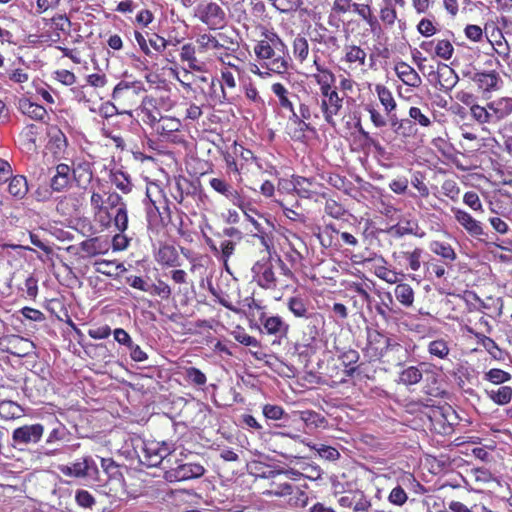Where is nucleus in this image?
<instances>
[{
  "mask_svg": "<svg viewBox=\"0 0 512 512\" xmlns=\"http://www.w3.org/2000/svg\"><path fill=\"white\" fill-rule=\"evenodd\" d=\"M19 109L23 114L34 120H43L47 115V111L43 106L33 103L29 99H20Z\"/></svg>",
  "mask_w": 512,
  "mask_h": 512,
  "instance_id": "nucleus-20",
  "label": "nucleus"
},
{
  "mask_svg": "<svg viewBox=\"0 0 512 512\" xmlns=\"http://www.w3.org/2000/svg\"><path fill=\"white\" fill-rule=\"evenodd\" d=\"M430 249L433 253L449 262H453L457 257L454 249L448 243L434 241L431 243Z\"/></svg>",
  "mask_w": 512,
  "mask_h": 512,
  "instance_id": "nucleus-33",
  "label": "nucleus"
},
{
  "mask_svg": "<svg viewBox=\"0 0 512 512\" xmlns=\"http://www.w3.org/2000/svg\"><path fill=\"white\" fill-rule=\"evenodd\" d=\"M59 470L66 476L85 477L95 474L97 472V466L93 460L85 458L83 461L73 463L71 466L60 465Z\"/></svg>",
  "mask_w": 512,
  "mask_h": 512,
  "instance_id": "nucleus-13",
  "label": "nucleus"
},
{
  "mask_svg": "<svg viewBox=\"0 0 512 512\" xmlns=\"http://www.w3.org/2000/svg\"><path fill=\"white\" fill-rule=\"evenodd\" d=\"M339 507L343 512H367L370 501L360 490H350L338 497Z\"/></svg>",
  "mask_w": 512,
  "mask_h": 512,
  "instance_id": "nucleus-4",
  "label": "nucleus"
},
{
  "mask_svg": "<svg viewBox=\"0 0 512 512\" xmlns=\"http://www.w3.org/2000/svg\"><path fill=\"white\" fill-rule=\"evenodd\" d=\"M428 352L432 358L447 359L450 354L448 342L444 339H436L428 344Z\"/></svg>",
  "mask_w": 512,
  "mask_h": 512,
  "instance_id": "nucleus-30",
  "label": "nucleus"
},
{
  "mask_svg": "<svg viewBox=\"0 0 512 512\" xmlns=\"http://www.w3.org/2000/svg\"><path fill=\"white\" fill-rule=\"evenodd\" d=\"M287 307H288L289 311L295 317H298V318H308L309 317L307 301L300 296L290 297L287 301Z\"/></svg>",
  "mask_w": 512,
  "mask_h": 512,
  "instance_id": "nucleus-26",
  "label": "nucleus"
},
{
  "mask_svg": "<svg viewBox=\"0 0 512 512\" xmlns=\"http://www.w3.org/2000/svg\"><path fill=\"white\" fill-rule=\"evenodd\" d=\"M246 216L247 220L254 226L256 232L265 229V226L271 227V223L263 218L255 209L251 208L249 204L245 202V208H240Z\"/></svg>",
  "mask_w": 512,
  "mask_h": 512,
  "instance_id": "nucleus-24",
  "label": "nucleus"
},
{
  "mask_svg": "<svg viewBox=\"0 0 512 512\" xmlns=\"http://www.w3.org/2000/svg\"><path fill=\"white\" fill-rule=\"evenodd\" d=\"M318 71L322 73V75H315V80L320 86V109L324 120L329 125L335 126L334 117L339 115L342 110L344 98L339 95L336 88L332 87L335 75L330 70L321 67H318Z\"/></svg>",
  "mask_w": 512,
  "mask_h": 512,
  "instance_id": "nucleus-2",
  "label": "nucleus"
},
{
  "mask_svg": "<svg viewBox=\"0 0 512 512\" xmlns=\"http://www.w3.org/2000/svg\"><path fill=\"white\" fill-rule=\"evenodd\" d=\"M488 110V108L477 104H473L470 108L472 117L480 124L489 123L492 120L493 113H490Z\"/></svg>",
  "mask_w": 512,
  "mask_h": 512,
  "instance_id": "nucleus-45",
  "label": "nucleus"
},
{
  "mask_svg": "<svg viewBox=\"0 0 512 512\" xmlns=\"http://www.w3.org/2000/svg\"><path fill=\"white\" fill-rule=\"evenodd\" d=\"M375 91L380 103L384 107L386 114L390 115V113H392L397 107L392 92L386 86L381 84H377L375 86Z\"/></svg>",
  "mask_w": 512,
  "mask_h": 512,
  "instance_id": "nucleus-22",
  "label": "nucleus"
},
{
  "mask_svg": "<svg viewBox=\"0 0 512 512\" xmlns=\"http://www.w3.org/2000/svg\"><path fill=\"white\" fill-rule=\"evenodd\" d=\"M272 92L277 96L279 105L286 110H293V103L289 99V91L281 83H274L271 86Z\"/></svg>",
  "mask_w": 512,
  "mask_h": 512,
  "instance_id": "nucleus-35",
  "label": "nucleus"
},
{
  "mask_svg": "<svg viewBox=\"0 0 512 512\" xmlns=\"http://www.w3.org/2000/svg\"><path fill=\"white\" fill-rule=\"evenodd\" d=\"M38 134V126L34 124L27 125L20 133V139L23 147L26 148L27 150H35Z\"/></svg>",
  "mask_w": 512,
  "mask_h": 512,
  "instance_id": "nucleus-29",
  "label": "nucleus"
},
{
  "mask_svg": "<svg viewBox=\"0 0 512 512\" xmlns=\"http://www.w3.org/2000/svg\"><path fill=\"white\" fill-rule=\"evenodd\" d=\"M44 427L41 424L24 425L14 430L13 440L20 445L37 443L43 436Z\"/></svg>",
  "mask_w": 512,
  "mask_h": 512,
  "instance_id": "nucleus-10",
  "label": "nucleus"
},
{
  "mask_svg": "<svg viewBox=\"0 0 512 512\" xmlns=\"http://www.w3.org/2000/svg\"><path fill=\"white\" fill-rule=\"evenodd\" d=\"M198 13L200 20L210 29L222 28L225 25V12L217 3L210 2L200 5Z\"/></svg>",
  "mask_w": 512,
  "mask_h": 512,
  "instance_id": "nucleus-6",
  "label": "nucleus"
},
{
  "mask_svg": "<svg viewBox=\"0 0 512 512\" xmlns=\"http://www.w3.org/2000/svg\"><path fill=\"white\" fill-rule=\"evenodd\" d=\"M186 376L190 382L196 385H204L207 381L205 374L195 367L187 368Z\"/></svg>",
  "mask_w": 512,
  "mask_h": 512,
  "instance_id": "nucleus-55",
  "label": "nucleus"
},
{
  "mask_svg": "<svg viewBox=\"0 0 512 512\" xmlns=\"http://www.w3.org/2000/svg\"><path fill=\"white\" fill-rule=\"evenodd\" d=\"M181 127V123L178 119L169 116H163L159 118L155 125V131L161 136H168L173 132H176Z\"/></svg>",
  "mask_w": 512,
  "mask_h": 512,
  "instance_id": "nucleus-23",
  "label": "nucleus"
},
{
  "mask_svg": "<svg viewBox=\"0 0 512 512\" xmlns=\"http://www.w3.org/2000/svg\"><path fill=\"white\" fill-rule=\"evenodd\" d=\"M271 473H273V477L276 478L277 480H274L271 485H270V488L266 490V494L268 495H275V496H287V495H291L292 494V489L294 487V485H292L291 483L285 481V482H282L280 480V478H282V474L277 472H273L271 471Z\"/></svg>",
  "mask_w": 512,
  "mask_h": 512,
  "instance_id": "nucleus-21",
  "label": "nucleus"
},
{
  "mask_svg": "<svg viewBox=\"0 0 512 512\" xmlns=\"http://www.w3.org/2000/svg\"><path fill=\"white\" fill-rule=\"evenodd\" d=\"M354 12H356L360 17H362L365 21H367L370 25L375 22V18L371 15V9L366 4H352Z\"/></svg>",
  "mask_w": 512,
  "mask_h": 512,
  "instance_id": "nucleus-57",
  "label": "nucleus"
},
{
  "mask_svg": "<svg viewBox=\"0 0 512 512\" xmlns=\"http://www.w3.org/2000/svg\"><path fill=\"white\" fill-rule=\"evenodd\" d=\"M77 504L83 508H92L95 505V498L87 490H78L75 495Z\"/></svg>",
  "mask_w": 512,
  "mask_h": 512,
  "instance_id": "nucleus-51",
  "label": "nucleus"
},
{
  "mask_svg": "<svg viewBox=\"0 0 512 512\" xmlns=\"http://www.w3.org/2000/svg\"><path fill=\"white\" fill-rule=\"evenodd\" d=\"M421 255H422V249H420V248H415L412 252L404 253V257L407 259L411 270H413V271L419 270V268L421 266V262H420Z\"/></svg>",
  "mask_w": 512,
  "mask_h": 512,
  "instance_id": "nucleus-54",
  "label": "nucleus"
},
{
  "mask_svg": "<svg viewBox=\"0 0 512 512\" xmlns=\"http://www.w3.org/2000/svg\"><path fill=\"white\" fill-rule=\"evenodd\" d=\"M119 457H124L127 461L125 467L141 470L142 468H151L162 465L167 469L171 455L168 450H118Z\"/></svg>",
  "mask_w": 512,
  "mask_h": 512,
  "instance_id": "nucleus-3",
  "label": "nucleus"
},
{
  "mask_svg": "<svg viewBox=\"0 0 512 512\" xmlns=\"http://www.w3.org/2000/svg\"><path fill=\"white\" fill-rule=\"evenodd\" d=\"M329 183L336 189L342 190L348 195L351 194V190L353 189V184L340 175L330 176Z\"/></svg>",
  "mask_w": 512,
  "mask_h": 512,
  "instance_id": "nucleus-50",
  "label": "nucleus"
},
{
  "mask_svg": "<svg viewBox=\"0 0 512 512\" xmlns=\"http://www.w3.org/2000/svg\"><path fill=\"white\" fill-rule=\"evenodd\" d=\"M393 304L392 294L386 292L382 297L381 304L376 306V311L383 319L387 320L389 318V312H394Z\"/></svg>",
  "mask_w": 512,
  "mask_h": 512,
  "instance_id": "nucleus-43",
  "label": "nucleus"
},
{
  "mask_svg": "<svg viewBox=\"0 0 512 512\" xmlns=\"http://www.w3.org/2000/svg\"><path fill=\"white\" fill-rule=\"evenodd\" d=\"M157 261L165 266L176 267L179 266V255L174 246L164 245L160 247L157 256Z\"/></svg>",
  "mask_w": 512,
  "mask_h": 512,
  "instance_id": "nucleus-19",
  "label": "nucleus"
},
{
  "mask_svg": "<svg viewBox=\"0 0 512 512\" xmlns=\"http://www.w3.org/2000/svg\"><path fill=\"white\" fill-rule=\"evenodd\" d=\"M375 275L389 284H396L399 280L398 273L385 266L376 267Z\"/></svg>",
  "mask_w": 512,
  "mask_h": 512,
  "instance_id": "nucleus-49",
  "label": "nucleus"
},
{
  "mask_svg": "<svg viewBox=\"0 0 512 512\" xmlns=\"http://www.w3.org/2000/svg\"><path fill=\"white\" fill-rule=\"evenodd\" d=\"M21 413V408L18 404L12 401L0 402V416L6 419L18 417Z\"/></svg>",
  "mask_w": 512,
  "mask_h": 512,
  "instance_id": "nucleus-44",
  "label": "nucleus"
},
{
  "mask_svg": "<svg viewBox=\"0 0 512 512\" xmlns=\"http://www.w3.org/2000/svg\"><path fill=\"white\" fill-rule=\"evenodd\" d=\"M437 77L440 90L445 92L451 91L459 81L456 72L446 64H442L438 67Z\"/></svg>",
  "mask_w": 512,
  "mask_h": 512,
  "instance_id": "nucleus-17",
  "label": "nucleus"
},
{
  "mask_svg": "<svg viewBox=\"0 0 512 512\" xmlns=\"http://www.w3.org/2000/svg\"><path fill=\"white\" fill-rule=\"evenodd\" d=\"M463 202L474 211H483V205L478 194L474 191H468L463 196Z\"/></svg>",
  "mask_w": 512,
  "mask_h": 512,
  "instance_id": "nucleus-52",
  "label": "nucleus"
},
{
  "mask_svg": "<svg viewBox=\"0 0 512 512\" xmlns=\"http://www.w3.org/2000/svg\"><path fill=\"white\" fill-rule=\"evenodd\" d=\"M166 471V479L170 481H183L192 478H198L204 474V467L196 463L179 464L172 468L168 465Z\"/></svg>",
  "mask_w": 512,
  "mask_h": 512,
  "instance_id": "nucleus-7",
  "label": "nucleus"
},
{
  "mask_svg": "<svg viewBox=\"0 0 512 512\" xmlns=\"http://www.w3.org/2000/svg\"><path fill=\"white\" fill-rule=\"evenodd\" d=\"M110 181L116 186L117 189L125 194H128L132 190L130 177L121 170L112 171L110 175Z\"/></svg>",
  "mask_w": 512,
  "mask_h": 512,
  "instance_id": "nucleus-31",
  "label": "nucleus"
},
{
  "mask_svg": "<svg viewBox=\"0 0 512 512\" xmlns=\"http://www.w3.org/2000/svg\"><path fill=\"white\" fill-rule=\"evenodd\" d=\"M418 230H419L418 223L414 222V221H410V220L406 221L405 224L398 223L390 228V232L395 237H398V238L403 237L404 235H407V234H412L417 237H423L425 233L424 232L419 233Z\"/></svg>",
  "mask_w": 512,
  "mask_h": 512,
  "instance_id": "nucleus-28",
  "label": "nucleus"
},
{
  "mask_svg": "<svg viewBox=\"0 0 512 512\" xmlns=\"http://www.w3.org/2000/svg\"><path fill=\"white\" fill-rule=\"evenodd\" d=\"M339 358L345 367H349L359 360V353L356 350L350 349L344 351Z\"/></svg>",
  "mask_w": 512,
  "mask_h": 512,
  "instance_id": "nucleus-63",
  "label": "nucleus"
},
{
  "mask_svg": "<svg viewBox=\"0 0 512 512\" xmlns=\"http://www.w3.org/2000/svg\"><path fill=\"white\" fill-rule=\"evenodd\" d=\"M293 189L296 193L302 198H311L313 195V191L311 189L312 182L311 180L304 177H297L293 180Z\"/></svg>",
  "mask_w": 512,
  "mask_h": 512,
  "instance_id": "nucleus-36",
  "label": "nucleus"
},
{
  "mask_svg": "<svg viewBox=\"0 0 512 512\" xmlns=\"http://www.w3.org/2000/svg\"><path fill=\"white\" fill-rule=\"evenodd\" d=\"M366 110L369 112L370 120L377 128H382L387 125V119L374 107L367 106Z\"/></svg>",
  "mask_w": 512,
  "mask_h": 512,
  "instance_id": "nucleus-58",
  "label": "nucleus"
},
{
  "mask_svg": "<svg viewBox=\"0 0 512 512\" xmlns=\"http://www.w3.org/2000/svg\"><path fill=\"white\" fill-rule=\"evenodd\" d=\"M252 271L255 273V279L258 285L264 289H275L277 287V278L270 262H257Z\"/></svg>",
  "mask_w": 512,
  "mask_h": 512,
  "instance_id": "nucleus-12",
  "label": "nucleus"
},
{
  "mask_svg": "<svg viewBox=\"0 0 512 512\" xmlns=\"http://www.w3.org/2000/svg\"><path fill=\"white\" fill-rule=\"evenodd\" d=\"M142 90L144 89L140 82L120 81L113 90L112 98L117 102H123L135 97Z\"/></svg>",
  "mask_w": 512,
  "mask_h": 512,
  "instance_id": "nucleus-15",
  "label": "nucleus"
},
{
  "mask_svg": "<svg viewBox=\"0 0 512 512\" xmlns=\"http://www.w3.org/2000/svg\"><path fill=\"white\" fill-rule=\"evenodd\" d=\"M488 397L498 405H506L512 399V388L502 386L497 390L486 391Z\"/></svg>",
  "mask_w": 512,
  "mask_h": 512,
  "instance_id": "nucleus-34",
  "label": "nucleus"
},
{
  "mask_svg": "<svg viewBox=\"0 0 512 512\" xmlns=\"http://www.w3.org/2000/svg\"><path fill=\"white\" fill-rule=\"evenodd\" d=\"M452 213L456 221L465 229V231L472 237L479 238L483 236L484 228L480 221L472 217L471 214L460 208L452 207Z\"/></svg>",
  "mask_w": 512,
  "mask_h": 512,
  "instance_id": "nucleus-9",
  "label": "nucleus"
},
{
  "mask_svg": "<svg viewBox=\"0 0 512 512\" xmlns=\"http://www.w3.org/2000/svg\"><path fill=\"white\" fill-rule=\"evenodd\" d=\"M388 116L389 123L393 128L395 133L401 134L403 136H408L409 133L406 132L407 128H411V121L408 119H398L396 114L390 113Z\"/></svg>",
  "mask_w": 512,
  "mask_h": 512,
  "instance_id": "nucleus-41",
  "label": "nucleus"
},
{
  "mask_svg": "<svg viewBox=\"0 0 512 512\" xmlns=\"http://www.w3.org/2000/svg\"><path fill=\"white\" fill-rule=\"evenodd\" d=\"M127 283L138 290H141L143 292H149L151 291V286L148 284L145 280H143L139 276H129L126 279Z\"/></svg>",
  "mask_w": 512,
  "mask_h": 512,
  "instance_id": "nucleus-60",
  "label": "nucleus"
},
{
  "mask_svg": "<svg viewBox=\"0 0 512 512\" xmlns=\"http://www.w3.org/2000/svg\"><path fill=\"white\" fill-rule=\"evenodd\" d=\"M464 32L465 36L474 42L480 41L483 37V31L478 25H467Z\"/></svg>",
  "mask_w": 512,
  "mask_h": 512,
  "instance_id": "nucleus-62",
  "label": "nucleus"
},
{
  "mask_svg": "<svg viewBox=\"0 0 512 512\" xmlns=\"http://www.w3.org/2000/svg\"><path fill=\"white\" fill-rule=\"evenodd\" d=\"M324 210L327 215L335 219L341 218L346 212L343 205H341L334 199L326 200Z\"/></svg>",
  "mask_w": 512,
  "mask_h": 512,
  "instance_id": "nucleus-46",
  "label": "nucleus"
},
{
  "mask_svg": "<svg viewBox=\"0 0 512 512\" xmlns=\"http://www.w3.org/2000/svg\"><path fill=\"white\" fill-rule=\"evenodd\" d=\"M464 76L469 77L477 85L483 95L500 90L503 84L499 73L495 70L476 72L473 74L464 73Z\"/></svg>",
  "mask_w": 512,
  "mask_h": 512,
  "instance_id": "nucleus-5",
  "label": "nucleus"
},
{
  "mask_svg": "<svg viewBox=\"0 0 512 512\" xmlns=\"http://www.w3.org/2000/svg\"><path fill=\"white\" fill-rule=\"evenodd\" d=\"M289 502L290 504L297 507H304L307 504L308 496L302 491L299 487L295 486L292 489V494L290 495Z\"/></svg>",
  "mask_w": 512,
  "mask_h": 512,
  "instance_id": "nucleus-53",
  "label": "nucleus"
},
{
  "mask_svg": "<svg viewBox=\"0 0 512 512\" xmlns=\"http://www.w3.org/2000/svg\"><path fill=\"white\" fill-rule=\"evenodd\" d=\"M256 57L262 66L277 74L285 73L288 69L287 46L274 32L265 33V39L254 46Z\"/></svg>",
  "mask_w": 512,
  "mask_h": 512,
  "instance_id": "nucleus-1",
  "label": "nucleus"
},
{
  "mask_svg": "<svg viewBox=\"0 0 512 512\" xmlns=\"http://www.w3.org/2000/svg\"><path fill=\"white\" fill-rule=\"evenodd\" d=\"M409 116L423 127H427L431 124L430 119L424 115L418 107H411L409 110Z\"/></svg>",
  "mask_w": 512,
  "mask_h": 512,
  "instance_id": "nucleus-61",
  "label": "nucleus"
},
{
  "mask_svg": "<svg viewBox=\"0 0 512 512\" xmlns=\"http://www.w3.org/2000/svg\"><path fill=\"white\" fill-rule=\"evenodd\" d=\"M454 52V47L449 40H439L435 46V53L438 57L449 60Z\"/></svg>",
  "mask_w": 512,
  "mask_h": 512,
  "instance_id": "nucleus-48",
  "label": "nucleus"
},
{
  "mask_svg": "<svg viewBox=\"0 0 512 512\" xmlns=\"http://www.w3.org/2000/svg\"><path fill=\"white\" fill-rule=\"evenodd\" d=\"M259 321L261 324L260 332L263 334L271 335L278 339L285 338L288 334L289 325L280 316L262 315Z\"/></svg>",
  "mask_w": 512,
  "mask_h": 512,
  "instance_id": "nucleus-8",
  "label": "nucleus"
},
{
  "mask_svg": "<svg viewBox=\"0 0 512 512\" xmlns=\"http://www.w3.org/2000/svg\"><path fill=\"white\" fill-rule=\"evenodd\" d=\"M395 72L399 79L407 86L417 88L422 83V79L415 69L405 62L396 63Z\"/></svg>",
  "mask_w": 512,
  "mask_h": 512,
  "instance_id": "nucleus-16",
  "label": "nucleus"
},
{
  "mask_svg": "<svg viewBox=\"0 0 512 512\" xmlns=\"http://www.w3.org/2000/svg\"><path fill=\"white\" fill-rule=\"evenodd\" d=\"M71 169L67 164L61 163L55 167V173L50 179V187L55 192H62L69 187Z\"/></svg>",
  "mask_w": 512,
  "mask_h": 512,
  "instance_id": "nucleus-14",
  "label": "nucleus"
},
{
  "mask_svg": "<svg viewBox=\"0 0 512 512\" xmlns=\"http://www.w3.org/2000/svg\"><path fill=\"white\" fill-rule=\"evenodd\" d=\"M407 500V494L403 488L397 486L392 489L389 495V501L395 505H403Z\"/></svg>",
  "mask_w": 512,
  "mask_h": 512,
  "instance_id": "nucleus-59",
  "label": "nucleus"
},
{
  "mask_svg": "<svg viewBox=\"0 0 512 512\" xmlns=\"http://www.w3.org/2000/svg\"><path fill=\"white\" fill-rule=\"evenodd\" d=\"M487 108L493 112L497 120L505 119L512 114V97H501L489 102Z\"/></svg>",
  "mask_w": 512,
  "mask_h": 512,
  "instance_id": "nucleus-18",
  "label": "nucleus"
},
{
  "mask_svg": "<svg viewBox=\"0 0 512 512\" xmlns=\"http://www.w3.org/2000/svg\"><path fill=\"white\" fill-rule=\"evenodd\" d=\"M417 28L419 33L425 37H430L436 33V28L434 27L433 23L428 19H422L419 22Z\"/></svg>",
  "mask_w": 512,
  "mask_h": 512,
  "instance_id": "nucleus-64",
  "label": "nucleus"
},
{
  "mask_svg": "<svg viewBox=\"0 0 512 512\" xmlns=\"http://www.w3.org/2000/svg\"><path fill=\"white\" fill-rule=\"evenodd\" d=\"M263 414L267 419L279 420L284 414V410L281 406L266 404L263 407Z\"/></svg>",
  "mask_w": 512,
  "mask_h": 512,
  "instance_id": "nucleus-56",
  "label": "nucleus"
},
{
  "mask_svg": "<svg viewBox=\"0 0 512 512\" xmlns=\"http://www.w3.org/2000/svg\"><path fill=\"white\" fill-rule=\"evenodd\" d=\"M422 379V372L414 366H410L403 370L400 374V382L405 385H414Z\"/></svg>",
  "mask_w": 512,
  "mask_h": 512,
  "instance_id": "nucleus-40",
  "label": "nucleus"
},
{
  "mask_svg": "<svg viewBox=\"0 0 512 512\" xmlns=\"http://www.w3.org/2000/svg\"><path fill=\"white\" fill-rule=\"evenodd\" d=\"M394 294L398 302L404 307H411L414 303V291L407 283L397 284L394 289Z\"/></svg>",
  "mask_w": 512,
  "mask_h": 512,
  "instance_id": "nucleus-27",
  "label": "nucleus"
},
{
  "mask_svg": "<svg viewBox=\"0 0 512 512\" xmlns=\"http://www.w3.org/2000/svg\"><path fill=\"white\" fill-rule=\"evenodd\" d=\"M345 60L349 63L358 62L359 65L364 66L366 61V52L356 45L347 46Z\"/></svg>",
  "mask_w": 512,
  "mask_h": 512,
  "instance_id": "nucleus-39",
  "label": "nucleus"
},
{
  "mask_svg": "<svg viewBox=\"0 0 512 512\" xmlns=\"http://www.w3.org/2000/svg\"><path fill=\"white\" fill-rule=\"evenodd\" d=\"M294 56L302 63L309 54V44L305 37L297 36L293 41Z\"/></svg>",
  "mask_w": 512,
  "mask_h": 512,
  "instance_id": "nucleus-37",
  "label": "nucleus"
},
{
  "mask_svg": "<svg viewBox=\"0 0 512 512\" xmlns=\"http://www.w3.org/2000/svg\"><path fill=\"white\" fill-rule=\"evenodd\" d=\"M485 379L493 384H502L511 379V375L501 369L493 368L485 374Z\"/></svg>",
  "mask_w": 512,
  "mask_h": 512,
  "instance_id": "nucleus-47",
  "label": "nucleus"
},
{
  "mask_svg": "<svg viewBox=\"0 0 512 512\" xmlns=\"http://www.w3.org/2000/svg\"><path fill=\"white\" fill-rule=\"evenodd\" d=\"M8 191L11 195L22 198L28 191L27 180L24 176L18 175L9 179Z\"/></svg>",
  "mask_w": 512,
  "mask_h": 512,
  "instance_id": "nucleus-32",
  "label": "nucleus"
},
{
  "mask_svg": "<svg viewBox=\"0 0 512 512\" xmlns=\"http://www.w3.org/2000/svg\"><path fill=\"white\" fill-rule=\"evenodd\" d=\"M49 147L55 155L62 154L67 147V138L65 134L56 128L51 129Z\"/></svg>",
  "mask_w": 512,
  "mask_h": 512,
  "instance_id": "nucleus-25",
  "label": "nucleus"
},
{
  "mask_svg": "<svg viewBox=\"0 0 512 512\" xmlns=\"http://www.w3.org/2000/svg\"><path fill=\"white\" fill-rule=\"evenodd\" d=\"M209 184L217 193L223 195L233 205L238 208H245L244 198L227 181L221 178H212L210 179Z\"/></svg>",
  "mask_w": 512,
  "mask_h": 512,
  "instance_id": "nucleus-11",
  "label": "nucleus"
},
{
  "mask_svg": "<svg viewBox=\"0 0 512 512\" xmlns=\"http://www.w3.org/2000/svg\"><path fill=\"white\" fill-rule=\"evenodd\" d=\"M114 225L119 232H124L128 228V211L126 204L122 203L114 216Z\"/></svg>",
  "mask_w": 512,
  "mask_h": 512,
  "instance_id": "nucleus-42",
  "label": "nucleus"
},
{
  "mask_svg": "<svg viewBox=\"0 0 512 512\" xmlns=\"http://www.w3.org/2000/svg\"><path fill=\"white\" fill-rule=\"evenodd\" d=\"M68 437L69 433L66 427L61 423H57V425L48 434L46 443L49 445L59 444L60 442L66 441Z\"/></svg>",
  "mask_w": 512,
  "mask_h": 512,
  "instance_id": "nucleus-38",
  "label": "nucleus"
}]
</instances>
